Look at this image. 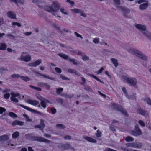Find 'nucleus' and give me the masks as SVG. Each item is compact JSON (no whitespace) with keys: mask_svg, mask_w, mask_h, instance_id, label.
<instances>
[{"mask_svg":"<svg viewBox=\"0 0 151 151\" xmlns=\"http://www.w3.org/2000/svg\"><path fill=\"white\" fill-rule=\"evenodd\" d=\"M135 27L136 29L141 32L145 36L151 40V33L146 29V26L136 24H135Z\"/></svg>","mask_w":151,"mask_h":151,"instance_id":"1","label":"nucleus"},{"mask_svg":"<svg viewBox=\"0 0 151 151\" xmlns=\"http://www.w3.org/2000/svg\"><path fill=\"white\" fill-rule=\"evenodd\" d=\"M41 7L40 6H39ZM44 9L45 10L50 12H56L59 10L58 4L57 2H54L51 6H45L44 7H41Z\"/></svg>","mask_w":151,"mask_h":151,"instance_id":"2","label":"nucleus"},{"mask_svg":"<svg viewBox=\"0 0 151 151\" xmlns=\"http://www.w3.org/2000/svg\"><path fill=\"white\" fill-rule=\"evenodd\" d=\"M121 78L127 83L134 86L137 83V79L135 78L129 77L128 76L124 75L121 76Z\"/></svg>","mask_w":151,"mask_h":151,"instance_id":"3","label":"nucleus"},{"mask_svg":"<svg viewBox=\"0 0 151 151\" xmlns=\"http://www.w3.org/2000/svg\"><path fill=\"white\" fill-rule=\"evenodd\" d=\"M117 9L118 11L121 12L124 14H129L130 11L129 9L125 6H117Z\"/></svg>","mask_w":151,"mask_h":151,"instance_id":"4","label":"nucleus"},{"mask_svg":"<svg viewBox=\"0 0 151 151\" xmlns=\"http://www.w3.org/2000/svg\"><path fill=\"white\" fill-rule=\"evenodd\" d=\"M26 54L25 52H22L20 57L18 58V59L20 61H24L26 62L30 61L31 60V57L29 55L24 56V54Z\"/></svg>","mask_w":151,"mask_h":151,"instance_id":"5","label":"nucleus"},{"mask_svg":"<svg viewBox=\"0 0 151 151\" xmlns=\"http://www.w3.org/2000/svg\"><path fill=\"white\" fill-rule=\"evenodd\" d=\"M112 107L113 108L117 110L120 111L124 115H126L127 114L125 110L123 109L121 106H118V105L115 104H112Z\"/></svg>","mask_w":151,"mask_h":151,"instance_id":"6","label":"nucleus"},{"mask_svg":"<svg viewBox=\"0 0 151 151\" xmlns=\"http://www.w3.org/2000/svg\"><path fill=\"white\" fill-rule=\"evenodd\" d=\"M31 140L33 141H37L40 142H42L46 143H48L49 141L44 139L42 137H32L31 138Z\"/></svg>","mask_w":151,"mask_h":151,"instance_id":"7","label":"nucleus"},{"mask_svg":"<svg viewBox=\"0 0 151 151\" xmlns=\"http://www.w3.org/2000/svg\"><path fill=\"white\" fill-rule=\"evenodd\" d=\"M41 62L42 60L41 59H38L34 62L29 63L28 65L31 67H36L39 65L41 63Z\"/></svg>","mask_w":151,"mask_h":151,"instance_id":"8","label":"nucleus"},{"mask_svg":"<svg viewBox=\"0 0 151 151\" xmlns=\"http://www.w3.org/2000/svg\"><path fill=\"white\" fill-rule=\"evenodd\" d=\"M20 106H21L23 108H24L27 109V110L29 111H30L31 112H32L33 113H35L37 114H40V115L42 114V113H41V112H40L37 111H36L35 110L29 107H28L26 106H24V105H21V104L20 105Z\"/></svg>","mask_w":151,"mask_h":151,"instance_id":"9","label":"nucleus"},{"mask_svg":"<svg viewBox=\"0 0 151 151\" xmlns=\"http://www.w3.org/2000/svg\"><path fill=\"white\" fill-rule=\"evenodd\" d=\"M135 132L132 133L133 135L135 136H137L141 134L142 132L140 129L137 125L135 126Z\"/></svg>","mask_w":151,"mask_h":151,"instance_id":"10","label":"nucleus"},{"mask_svg":"<svg viewBox=\"0 0 151 151\" xmlns=\"http://www.w3.org/2000/svg\"><path fill=\"white\" fill-rule=\"evenodd\" d=\"M7 16L8 18L12 19H16V14L13 11H9L7 13Z\"/></svg>","mask_w":151,"mask_h":151,"instance_id":"11","label":"nucleus"},{"mask_svg":"<svg viewBox=\"0 0 151 151\" xmlns=\"http://www.w3.org/2000/svg\"><path fill=\"white\" fill-rule=\"evenodd\" d=\"M44 126L45 125L44 123V121L42 120L41 119L40 121V125H35V127L36 128H39L41 130L42 132H43L44 131L43 130Z\"/></svg>","mask_w":151,"mask_h":151,"instance_id":"12","label":"nucleus"},{"mask_svg":"<svg viewBox=\"0 0 151 151\" xmlns=\"http://www.w3.org/2000/svg\"><path fill=\"white\" fill-rule=\"evenodd\" d=\"M27 103L29 104L35 106H37L39 104L38 101L36 100H32L29 99L27 100Z\"/></svg>","mask_w":151,"mask_h":151,"instance_id":"13","label":"nucleus"},{"mask_svg":"<svg viewBox=\"0 0 151 151\" xmlns=\"http://www.w3.org/2000/svg\"><path fill=\"white\" fill-rule=\"evenodd\" d=\"M49 103V102L48 100L44 99L41 101L40 102V105L43 108L45 109L46 107L47 104Z\"/></svg>","mask_w":151,"mask_h":151,"instance_id":"14","label":"nucleus"},{"mask_svg":"<svg viewBox=\"0 0 151 151\" xmlns=\"http://www.w3.org/2000/svg\"><path fill=\"white\" fill-rule=\"evenodd\" d=\"M84 139L85 140L91 142L95 143L96 142V141L95 139L88 137H84Z\"/></svg>","mask_w":151,"mask_h":151,"instance_id":"15","label":"nucleus"},{"mask_svg":"<svg viewBox=\"0 0 151 151\" xmlns=\"http://www.w3.org/2000/svg\"><path fill=\"white\" fill-rule=\"evenodd\" d=\"M137 56L140 58L145 60H146L147 59V57L141 52H139Z\"/></svg>","mask_w":151,"mask_h":151,"instance_id":"16","label":"nucleus"},{"mask_svg":"<svg viewBox=\"0 0 151 151\" xmlns=\"http://www.w3.org/2000/svg\"><path fill=\"white\" fill-rule=\"evenodd\" d=\"M12 2L17 4V5L20 4L22 5L24 2V0H10Z\"/></svg>","mask_w":151,"mask_h":151,"instance_id":"17","label":"nucleus"},{"mask_svg":"<svg viewBox=\"0 0 151 151\" xmlns=\"http://www.w3.org/2000/svg\"><path fill=\"white\" fill-rule=\"evenodd\" d=\"M24 123L23 122L15 120L12 123V125H18L20 126H22L23 125Z\"/></svg>","mask_w":151,"mask_h":151,"instance_id":"18","label":"nucleus"},{"mask_svg":"<svg viewBox=\"0 0 151 151\" xmlns=\"http://www.w3.org/2000/svg\"><path fill=\"white\" fill-rule=\"evenodd\" d=\"M126 146L127 147H135V148H138V147L135 142L132 143H129L126 144Z\"/></svg>","mask_w":151,"mask_h":151,"instance_id":"19","label":"nucleus"},{"mask_svg":"<svg viewBox=\"0 0 151 151\" xmlns=\"http://www.w3.org/2000/svg\"><path fill=\"white\" fill-rule=\"evenodd\" d=\"M7 47V45L4 43H0V50H5Z\"/></svg>","mask_w":151,"mask_h":151,"instance_id":"20","label":"nucleus"},{"mask_svg":"<svg viewBox=\"0 0 151 151\" xmlns=\"http://www.w3.org/2000/svg\"><path fill=\"white\" fill-rule=\"evenodd\" d=\"M148 5L147 3L142 4L140 5L139 8L141 10H143L147 8Z\"/></svg>","mask_w":151,"mask_h":151,"instance_id":"21","label":"nucleus"},{"mask_svg":"<svg viewBox=\"0 0 151 151\" xmlns=\"http://www.w3.org/2000/svg\"><path fill=\"white\" fill-rule=\"evenodd\" d=\"M137 112L141 115L144 116H146L147 114V112L140 109H137Z\"/></svg>","mask_w":151,"mask_h":151,"instance_id":"22","label":"nucleus"},{"mask_svg":"<svg viewBox=\"0 0 151 151\" xmlns=\"http://www.w3.org/2000/svg\"><path fill=\"white\" fill-rule=\"evenodd\" d=\"M9 139L8 136L7 135H3L0 137V141H4Z\"/></svg>","mask_w":151,"mask_h":151,"instance_id":"23","label":"nucleus"},{"mask_svg":"<svg viewBox=\"0 0 151 151\" xmlns=\"http://www.w3.org/2000/svg\"><path fill=\"white\" fill-rule=\"evenodd\" d=\"M60 11L62 14L65 15H68V12L64 9L61 8L60 9Z\"/></svg>","mask_w":151,"mask_h":151,"instance_id":"24","label":"nucleus"},{"mask_svg":"<svg viewBox=\"0 0 151 151\" xmlns=\"http://www.w3.org/2000/svg\"><path fill=\"white\" fill-rule=\"evenodd\" d=\"M81 9L77 8L71 9V11L73 13H79L80 12Z\"/></svg>","mask_w":151,"mask_h":151,"instance_id":"25","label":"nucleus"},{"mask_svg":"<svg viewBox=\"0 0 151 151\" xmlns=\"http://www.w3.org/2000/svg\"><path fill=\"white\" fill-rule=\"evenodd\" d=\"M111 61L115 67H117L118 65V63L117 60L114 58H112L111 59Z\"/></svg>","mask_w":151,"mask_h":151,"instance_id":"26","label":"nucleus"},{"mask_svg":"<svg viewBox=\"0 0 151 151\" xmlns=\"http://www.w3.org/2000/svg\"><path fill=\"white\" fill-rule=\"evenodd\" d=\"M58 55L60 57L63 58L64 59H68L69 58L68 56L67 55H66L63 53L59 54Z\"/></svg>","mask_w":151,"mask_h":151,"instance_id":"27","label":"nucleus"},{"mask_svg":"<svg viewBox=\"0 0 151 151\" xmlns=\"http://www.w3.org/2000/svg\"><path fill=\"white\" fill-rule=\"evenodd\" d=\"M21 79L25 81H27L30 80V78L27 76H22L20 77Z\"/></svg>","mask_w":151,"mask_h":151,"instance_id":"28","label":"nucleus"},{"mask_svg":"<svg viewBox=\"0 0 151 151\" xmlns=\"http://www.w3.org/2000/svg\"><path fill=\"white\" fill-rule=\"evenodd\" d=\"M144 101L148 104L150 105H151V100L149 98H145L144 99Z\"/></svg>","mask_w":151,"mask_h":151,"instance_id":"29","label":"nucleus"},{"mask_svg":"<svg viewBox=\"0 0 151 151\" xmlns=\"http://www.w3.org/2000/svg\"><path fill=\"white\" fill-rule=\"evenodd\" d=\"M113 2L115 5H119L121 4L120 0H113Z\"/></svg>","mask_w":151,"mask_h":151,"instance_id":"30","label":"nucleus"},{"mask_svg":"<svg viewBox=\"0 0 151 151\" xmlns=\"http://www.w3.org/2000/svg\"><path fill=\"white\" fill-rule=\"evenodd\" d=\"M10 99L14 103H17L18 102V100L15 97H13V96H11Z\"/></svg>","mask_w":151,"mask_h":151,"instance_id":"31","label":"nucleus"},{"mask_svg":"<svg viewBox=\"0 0 151 151\" xmlns=\"http://www.w3.org/2000/svg\"><path fill=\"white\" fill-rule=\"evenodd\" d=\"M10 94L11 96H13V97H15L20 95V94L18 93H15L13 92H11Z\"/></svg>","mask_w":151,"mask_h":151,"instance_id":"32","label":"nucleus"},{"mask_svg":"<svg viewBox=\"0 0 151 151\" xmlns=\"http://www.w3.org/2000/svg\"><path fill=\"white\" fill-rule=\"evenodd\" d=\"M148 2V1H146L145 0H136L135 1V3L136 4L138 3L139 4L141 3H143L144 2Z\"/></svg>","mask_w":151,"mask_h":151,"instance_id":"33","label":"nucleus"},{"mask_svg":"<svg viewBox=\"0 0 151 151\" xmlns=\"http://www.w3.org/2000/svg\"><path fill=\"white\" fill-rule=\"evenodd\" d=\"M125 140L127 142H132L134 140V139L128 136L125 138Z\"/></svg>","mask_w":151,"mask_h":151,"instance_id":"34","label":"nucleus"},{"mask_svg":"<svg viewBox=\"0 0 151 151\" xmlns=\"http://www.w3.org/2000/svg\"><path fill=\"white\" fill-rule=\"evenodd\" d=\"M19 136V132H16L13 134L12 137L13 138H16Z\"/></svg>","mask_w":151,"mask_h":151,"instance_id":"35","label":"nucleus"},{"mask_svg":"<svg viewBox=\"0 0 151 151\" xmlns=\"http://www.w3.org/2000/svg\"><path fill=\"white\" fill-rule=\"evenodd\" d=\"M91 77L93 78H94L96 80H97V81H99V82H100L104 83L102 82L96 76L93 75H90Z\"/></svg>","mask_w":151,"mask_h":151,"instance_id":"36","label":"nucleus"},{"mask_svg":"<svg viewBox=\"0 0 151 151\" xmlns=\"http://www.w3.org/2000/svg\"><path fill=\"white\" fill-rule=\"evenodd\" d=\"M99 39L98 38H94L93 39V42L95 44L99 43Z\"/></svg>","mask_w":151,"mask_h":151,"instance_id":"37","label":"nucleus"},{"mask_svg":"<svg viewBox=\"0 0 151 151\" xmlns=\"http://www.w3.org/2000/svg\"><path fill=\"white\" fill-rule=\"evenodd\" d=\"M101 132L99 130H97L96 133L95 134L96 136L97 137H100L101 136Z\"/></svg>","mask_w":151,"mask_h":151,"instance_id":"38","label":"nucleus"},{"mask_svg":"<svg viewBox=\"0 0 151 151\" xmlns=\"http://www.w3.org/2000/svg\"><path fill=\"white\" fill-rule=\"evenodd\" d=\"M9 115L10 116L13 118H16L17 116L15 114L12 112H10L9 113Z\"/></svg>","mask_w":151,"mask_h":151,"instance_id":"39","label":"nucleus"},{"mask_svg":"<svg viewBox=\"0 0 151 151\" xmlns=\"http://www.w3.org/2000/svg\"><path fill=\"white\" fill-rule=\"evenodd\" d=\"M80 14V15L83 17H86V15L85 14L83 11L81 10L80 12L79 13Z\"/></svg>","mask_w":151,"mask_h":151,"instance_id":"40","label":"nucleus"},{"mask_svg":"<svg viewBox=\"0 0 151 151\" xmlns=\"http://www.w3.org/2000/svg\"><path fill=\"white\" fill-rule=\"evenodd\" d=\"M63 90L62 88H56V92L58 94H59Z\"/></svg>","mask_w":151,"mask_h":151,"instance_id":"41","label":"nucleus"},{"mask_svg":"<svg viewBox=\"0 0 151 151\" xmlns=\"http://www.w3.org/2000/svg\"><path fill=\"white\" fill-rule=\"evenodd\" d=\"M12 25L13 26L16 25L18 27H20L21 24L20 23L17 22H13L12 23Z\"/></svg>","mask_w":151,"mask_h":151,"instance_id":"42","label":"nucleus"},{"mask_svg":"<svg viewBox=\"0 0 151 151\" xmlns=\"http://www.w3.org/2000/svg\"><path fill=\"white\" fill-rule=\"evenodd\" d=\"M23 116L26 119L27 121H31V119L29 118L28 116L26 114H23Z\"/></svg>","mask_w":151,"mask_h":151,"instance_id":"43","label":"nucleus"},{"mask_svg":"<svg viewBox=\"0 0 151 151\" xmlns=\"http://www.w3.org/2000/svg\"><path fill=\"white\" fill-rule=\"evenodd\" d=\"M32 2L33 3L39 5L41 2L40 0H32Z\"/></svg>","mask_w":151,"mask_h":151,"instance_id":"44","label":"nucleus"},{"mask_svg":"<svg viewBox=\"0 0 151 151\" xmlns=\"http://www.w3.org/2000/svg\"><path fill=\"white\" fill-rule=\"evenodd\" d=\"M56 127L59 129H63L65 127L62 124H58L56 125Z\"/></svg>","mask_w":151,"mask_h":151,"instance_id":"45","label":"nucleus"},{"mask_svg":"<svg viewBox=\"0 0 151 151\" xmlns=\"http://www.w3.org/2000/svg\"><path fill=\"white\" fill-rule=\"evenodd\" d=\"M41 76L43 78H47L51 80H54V78H51L49 77L48 76H46L44 75H41Z\"/></svg>","mask_w":151,"mask_h":151,"instance_id":"46","label":"nucleus"},{"mask_svg":"<svg viewBox=\"0 0 151 151\" xmlns=\"http://www.w3.org/2000/svg\"><path fill=\"white\" fill-rule=\"evenodd\" d=\"M82 58L84 61H86L88 60L89 59V57L86 55L83 56Z\"/></svg>","mask_w":151,"mask_h":151,"instance_id":"47","label":"nucleus"},{"mask_svg":"<svg viewBox=\"0 0 151 151\" xmlns=\"http://www.w3.org/2000/svg\"><path fill=\"white\" fill-rule=\"evenodd\" d=\"M21 76L18 74H14L12 75L11 76V77L13 78H18L19 77L20 78Z\"/></svg>","mask_w":151,"mask_h":151,"instance_id":"48","label":"nucleus"},{"mask_svg":"<svg viewBox=\"0 0 151 151\" xmlns=\"http://www.w3.org/2000/svg\"><path fill=\"white\" fill-rule=\"evenodd\" d=\"M68 60L72 62L75 65L77 64V63L75 61V59H71L69 58Z\"/></svg>","mask_w":151,"mask_h":151,"instance_id":"49","label":"nucleus"},{"mask_svg":"<svg viewBox=\"0 0 151 151\" xmlns=\"http://www.w3.org/2000/svg\"><path fill=\"white\" fill-rule=\"evenodd\" d=\"M139 123L142 126L144 127L145 126V124L144 122L142 120H140L139 121Z\"/></svg>","mask_w":151,"mask_h":151,"instance_id":"50","label":"nucleus"},{"mask_svg":"<svg viewBox=\"0 0 151 151\" xmlns=\"http://www.w3.org/2000/svg\"><path fill=\"white\" fill-rule=\"evenodd\" d=\"M55 70L56 72L59 73H60L61 72V70L58 67L55 68Z\"/></svg>","mask_w":151,"mask_h":151,"instance_id":"51","label":"nucleus"},{"mask_svg":"<svg viewBox=\"0 0 151 151\" xmlns=\"http://www.w3.org/2000/svg\"><path fill=\"white\" fill-rule=\"evenodd\" d=\"M4 97L5 99H8L10 97V94L9 93H6L4 95Z\"/></svg>","mask_w":151,"mask_h":151,"instance_id":"52","label":"nucleus"},{"mask_svg":"<svg viewBox=\"0 0 151 151\" xmlns=\"http://www.w3.org/2000/svg\"><path fill=\"white\" fill-rule=\"evenodd\" d=\"M105 67H101L100 69L99 70L96 72V73L97 74H99L101 73L102 71L104 69Z\"/></svg>","mask_w":151,"mask_h":151,"instance_id":"53","label":"nucleus"},{"mask_svg":"<svg viewBox=\"0 0 151 151\" xmlns=\"http://www.w3.org/2000/svg\"><path fill=\"white\" fill-rule=\"evenodd\" d=\"M6 110V109L3 107H0V114H1L3 112H4Z\"/></svg>","mask_w":151,"mask_h":151,"instance_id":"54","label":"nucleus"},{"mask_svg":"<svg viewBox=\"0 0 151 151\" xmlns=\"http://www.w3.org/2000/svg\"><path fill=\"white\" fill-rule=\"evenodd\" d=\"M66 2L69 3L72 6H73L74 4V2L70 0H67Z\"/></svg>","mask_w":151,"mask_h":151,"instance_id":"55","label":"nucleus"},{"mask_svg":"<svg viewBox=\"0 0 151 151\" xmlns=\"http://www.w3.org/2000/svg\"><path fill=\"white\" fill-rule=\"evenodd\" d=\"M4 20L1 17H0V26L4 24Z\"/></svg>","mask_w":151,"mask_h":151,"instance_id":"56","label":"nucleus"},{"mask_svg":"<svg viewBox=\"0 0 151 151\" xmlns=\"http://www.w3.org/2000/svg\"><path fill=\"white\" fill-rule=\"evenodd\" d=\"M51 111L52 112V114H55V113H56V110L54 108H52L51 109Z\"/></svg>","mask_w":151,"mask_h":151,"instance_id":"57","label":"nucleus"},{"mask_svg":"<svg viewBox=\"0 0 151 151\" xmlns=\"http://www.w3.org/2000/svg\"><path fill=\"white\" fill-rule=\"evenodd\" d=\"M68 71L70 73H74L75 74H76L77 72L73 69H69L68 70Z\"/></svg>","mask_w":151,"mask_h":151,"instance_id":"58","label":"nucleus"},{"mask_svg":"<svg viewBox=\"0 0 151 151\" xmlns=\"http://www.w3.org/2000/svg\"><path fill=\"white\" fill-rule=\"evenodd\" d=\"M75 34L78 37H79L81 39H83V38L81 36V35L79 34L78 33L75 32Z\"/></svg>","mask_w":151,"mask_h":151,"instance_id":"59","label":"nucleus"},{"mask_svg":"<svg viewBox=\"0 0 151 151\" xmlns=\"http://www.w3.org/2000/svg\"><path fill=\"white\" fill-rule=\"evenodd\" d=\"M64 138L66 139H70L71 137L69 136H66L64 137Z\"/></svg>","mask_w":151,"mask_h":151,"instance_id":"60","label":"nucleus"},{"mask_svg":"<svg viewBox=\"0 0 151 151\" xmlns=\"http://www.w3.org/2000/svg\"><path fill=\"white\" fill-rule=\"evenodd\" d=\"M43 85L46 86V89H50V86L49 85H47V84H46V83H44L43 84Z\"/></svg>","mask_w":151,"mask_h":151,"instance_id":"61","label":"nucleus"},{"mask_svg":"<svg viewBox=\"0 0 151 151\" xmlns=\"http://www.w3.org/2000/svg\"><path fill=\"white\" fill-rule=\"evenodd\" d=\"M60 77L63 80H66L68 79V78L62 75H60Z\"/></svg>","mask_w":151,"mask_h":151,"instance_id":"62","label":"nucleus"},{"mask_svg":"<svg viewBox=\"0 0 151 151\" xmlns=\"http://www.w3.org/2000/svg\"><path fill=\"white\" fill-rule=\"evenodd\" d=\"M10 90L9 89H6L5 90H3V92L4 93H7L8 92H10Z\"/></svg>","mask_w":151,"mask_h":151,"instance_id":"63","label":"nucleus"},{"mask_svg":"<svg viewBox=\"0 0 151 151\" xmlns=\"http://www.w3.org/2000/svg\"><path fill=\"white\" fill-rule=\"evenodd\" d=\"M36 96L37 98L38 99L40 100H41V101L42 100V97H41L39 95H37Z\"/></svg>","mask_w":151,"mask_h":151,"instance_id":"64","label":"nucleus"}]
</instances>
